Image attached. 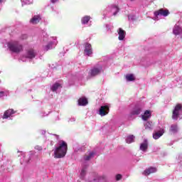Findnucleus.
I'll return each mask as SVG.
<instances>
[{"label": "nucleus", "mask_w": 182, "mask_h": 182, "mask_svg": "<svg viewBox=\"0 0 182 182\" xmlns=\"http://www.w3.org/2000/svg\"><path fill=\"white\" fill-rule=\"evenodd\" d=\"M68 153V143L65 141H61L58 147L55 148L54 156L55 159H62L66 156Z\"/></svg>", "instance_id": "1"}, {"label": "nucleus", "mask_w": 182, "mask_h": 182, "mask_svg": "<svg viewBox=\"0 0 182 182\" xmlns=\"http://www.w3.org/2000/svg\"><path fill=\"white\" fill-rule=\"evenodd\" d=\"M7 46L14 53H19L23 50V46L18 41L8 43Z\"/></svg>", "instance_id": "2"}, {"label": "nucleus", "mask_w": 182, "mask_h": 182, "mask_svg": "<svg viewBox=\"0 0 182 182\" xmlns=\"http://www.w3.org/2000/svg\"><path fill=\"white\" fill-rule=\"evenodd\" d=\"M182 110V105L181 104H177L173 112H172V119L173 120H178V117H180V112Z\"/></svg>", "instance_id": "3"}, {"label": "nucleus", "mask_w": 182, "mask_h": 182, "mask_svg": "<svg viewBox=\"0 0 182 182\" xmlns=\"http://www.w3.org/2000/svg\"><path fill=\"white\" fill-rule=\"evenodd\" d=\"M154 16L158 18L159 16H168L170 15V11L168 9H160L154 13Z\"/></svg>", "instance_id": "4"}, {"label": "nucleus", "mask_w": 182, "mask_h": 182, "mask_svg": "<svg viewBox=\"0 0 182 182\" xmlns=\"http://www.w3.org/2000/svg\"><path fill=\"white\" fill-rule=\"evenodd\" d=\"M109 112H110V108L108 105L101 106L99 111L100 116H106L109 114Z\"/></svg>", "instance_id": "5"}, {"label": "nucleus", "mask_w": 182, "mask_h": 182, "mask_svg": "<svg viewBox=\"0 0 182 182\" xmlns=\"http://www.w3.org/2000/svg\"><path fill=\"white\" fill-rule=\"evenodd\" d=\"M103 70V67L100 66L98 68L94 67L90 70V75L91 76H97V75H100Z\"/></svg>", "instance_id": "6"}, {"label": "nucleus", "mask_w": 182, "mask_h": 182, "mask_svg": "<svg viewBox=\"0 0 182 182\" xmlns=\"http://www.w3.org/2000/svg\"><path fill=\"white\" fill-rule=\"evenodd\" d=\"M117 33L119 35V37H118L119 41H124V38H126V31L123 30V28H119L117 30Z\"/></svg>", "instance_id": "7"}, {"label": "nucleus", "mask_w": 182, "mask_h": 182, "mask_svg": "<svg viewBox=\"0 0 182 182\" xmlns=\"http://www.w3.org/2000/svg\"><path fill=\"white\" fill-rule=\"evenodd\" d=\"M85 53L87 56H90L92 53H93L92 50V45H90L89 43H85Z\"/></svg>", "instance_id": "8"}, {"label": "nucleus", "mask_w": 182, "mask_h": 182, "mask_svg": "<svg viewBox=\"0 0 182 182\" xmlns=\"http://www.w3.org/2000/svg\"><path fill=\"white\" fill-rule=\"evenodd\" d=\"M156 171H157V168H156L155 167H149L143 172V175L150 176V174L156 173Z\"/></svg>", "instance_id": "9"}, {"label": "nucleus", "mask_w": 182, "mask_h": 182, "mask_svg": "<svg viewBox=\"0 0 182 182\" xmlns=\"http://www.w3.org/2000/svg\"><path fill=\"white\" fill-rule=\"evenodd\" d=\"M36 56V53H35V50L30 48L27 50L26 58L28 59H33Z\"/></svg>", "instance_id": "10"}, {"label": "nucleus", "mask_w": 182, "mask_h": 182, "mask_svg": "<svg viewBox=\"0 0 182 182\" xmlns=\"http://www.w3.org/2000/svg\"><path fill=\"white\" fill-rule=\"evenodd\" d=\"M141 113V107L136 106L134 108V109L132 111L131 114L132 116H137Z\"/></svg>", "instance_id": "11"}, {"label": "nucleus", "mask_w": 182, "mask_h": 182, "mask_svg": "<svg viewBox=\"0 0 182 182\" xmlns=\"http://www.w3.org/2000/svg\"><path fill=\"white\" fill-rule=\"evenodd\" d=\"M163 134H164V129H161L153 134V138L155 140H157L158 139H160Z\"/></svg>", "instance_id": "12"}, {"label": "nucleus", "mask_w": 182, "mask_h": 182, "mask_svg": "<svg viewBox=\"0 0 182 182\" xmlns=\"http://www.w3.org/2000/svg\"><path fill=\"white\" fill-rule=\"evenodd\" d=\"M147 149H149V141L147 139H144V143L140 145V150L141 151H147Z\"/></svg>", "instance_id": "13"}, {"label": "nucleus", "mask_w": 182, "mask_h": 182, "mask_svg": "<svg viewBox=\"0 0 182 182\" xmlns=\"http://www.w3.org/2000/svg\"><path fill=\"white\" fill-rule=\"evenodd\" d=\"M15 114V111H14V109H7L3 116V119H8V117H11V114Z\"/></svg>", "instance_id": "14"}, {"label": "nucleus", "mask_w": 182, "mask_h": 182, "mask_svg": "<svg viewBox=\"0 0 182 182\" xmlns=\"http://www.w3.org/2000/svg\"><path fill=\"white\" fill-rule=\"evenodd\" d=\"M88 102H87V99L85 97H80L78 100V105L79 106H86V105H87Z\"/></svg>", "instance_id": "15"}, {"label": "nucleus", "mask_w": 182, "mask_h": 182, "mask_svg": "<svg viewBox=\"0 0 182 182\" xmlns=\"http://www.w3.org/2000/svg\"><path fill=\"white\" fill-rule=\"evenodd\" d=\"M41 21V16H34L30 21L31 23L33 25H36V23H39Z\"/></svg>", "instance_id": "16"}, {"label": "nucleus", "mask_w": 182, "mask_h": 182, "mask_svg": "<svg viewBox=\"0 0 182 182\" xmlns=\"http://www.w3.org/2000/svg\"><path fill=\"white\" fill-rule=\"evenodd\" d=\"M151 117V113H150V111L146 110L144 114L142 115V119H144L145 122L149 120Z\"/></svg>", "instance_id": "17"}, {"label": "nucleus", "mask_w": 182, "mask_h": 182, "mask_svg": "<svg viewBox=\"0 0 182 182\" xmlns=\"http://www.w3.org/2000/svg\"><path fill=\"white\" fill-rule=\"evenodd\" d=\"M95 151L90 152L88 155L85 154L84 156V160H85V161H89L90 159H93V157H95Z\"/></svg>", "instance_id": "18"}, {"label": "nucleus", "mask_w": 182, "mask_h": 182, "mask_svg": "<svg viewBox=\"0 0 182 182\" xmlns=\"http://www.w3.org/2000/svg\"><path fill=\"white\" fill-rule=\"evenodd\" d=\"M31 161V155H24L23 158V163L21 164H29Z\"/></svg>", "instance_id": "19"}, {"label": "nucleus", "mask_w": 182, "mask_h": 182, "mask_svg": "<svg viewBox=\"0 0 182 182\" xmlns=\"http://www.w3.org/2000/svg\"><path fill=\"white\" fill-rule=\"evenodd\" d=\"M127 143L130 144V143H134V135H129L126 139Z\"/></svg>", "instance_id": "20"}, {"label": "nucleus", "mask_w": 182, "mask_h": 182, "mask_svg": "<svg viewBox=\"0 0 182 182\" xmlns=\"http://www.w3.org/2000/svg\"><path fill=\"white\" fill-rule=\"evenodd\" d=\"M126 79L128 82H133L134 80H136V77H134V75L133 74L127 75Z\"/></svg>", "instance_id": "21"}, {"label": "nucleus", "mask_w": 182, "mask_h": 182, "mask_svg": "<svg viewBox=\"0 0 182 182\" xmlns=\"http://www.w3.org/2000/svg\"><path fill=\"white\" fill-rule=\"evenodd\" d=\"M144 127L146 130H151L153 129V122L149 121L145 124Z\"/></svg>", "instance_id": "22"}, {"label": "nucleus", "mask_w": 182, "mask_h": 182, "mask_svg": "<svg viewBox=\"0 0 182 182\" xmlns=\"http://www.w3.org/2000/svg\"><path fill=\"white\" fill-rule=\"evenodd\" d=\"M90 21V16H84V17L82 18L81 22H82V23H83L84 25H86V23H88Z\"/></svg>", "instance_id": "23"}, {"label": "nucleus", "mask_w": 182, "mask_h": 182, "mask_svg": "<svg viewBox=\"0 0 182 182\" xmlns=\"http://www.w3.org/2000/svg\"><path fill=\"white\" fill-rule=\"evenodd\" d=\"M59 87H60V84H59V82H55L51 87V90L52 92H56V90H58V89H59Z\"/></svg>", "instance_id": "24"}, {"label": "nucleus", "mask_w": 182, "mask_h": 182, "mask_svg": "<svg viewBox=\"0 0 182 182\" xmlns=\"http://www.w3.org/2000/svg\"><path fill=\"white\" fill-rule=\"evenodd\" d=\"M173 33L174 35H180V27H175L173 28Z\"/></svg>", "instance_id": "25"}, {"label": "nucleus", "mask_w": 182, "mask_h": 182, "mask_svg": "<svg viewBox=\"0 0 182 182\" xmlns=\"http://www.w3.org/2000/svg\"><path fill=\"white\" fill-rule=\"evenodd\" d=\"M170 131L172 132V133L177 132V125L173 124L171 126Z\"/></svg>", "instance_id": "26"}, {"label": "nucleus", "mask_w": 182, "mask_h": 182, "mask_svg": "<svg viewBox=\"0 0 182 182\" xmlns=\"http://www.w3.org/2000/svg\"><path fill=\"white\" fill-rule=\"evenodd\" d=\"M113 8L116 9V11L113 14L114 16H116L119 11H120V9H119L117 6H114Z\"/></svg>", "instance_id": "27"}, {"label": "nucleus", "mask_w": 182, "mask_h": 182, "mask_svg": "<svg viewBox=\"0 0 182 182\" xmlns=\"http://www.w3.org/2000/svg\"><path fill=\"white\" fill-rule=\"evenodd\" d=\"M20 38L23 41L24 39H28V36L26 34H23L21 35V36L20 37Z\"/></svg>", "instance_id": "28"}, {"label": "nucleus", "mask_w": 182, "mask_h": 182, "mask_svg": "<svg viewBox=\"0 0 182 182\" xmlns=\"http://www.w3.org/2000/svg\"><path fill=\"white\" fill-rule=\"evenodd\" d=\"M116 180L117 181H119V180H122V174H117L116 176Z\"/></svg>", "instance_id": "29"}, {"label": "nucleus", "mask_w": 182, "mask_h": 182, "mask_svg": "<svg viewBox=\"0 0 182 182\" xmlns=\"http://www.w3.org/2000/svg\"><path fill=\"white\" fill-rule=\"evenodd\" d=\"M35 149H36V150H38V151H41L43 150V148H42V146H41L37 145V146H36Z\"/></svg>", "instance_id": "30"}, {"label": "nucleus", "mask_w": 182, "mask_h": 182, "mask_svg": "<svg viewBox=\"0 0 182 182\" xmlns=\"http://www.w3.org/2000/svg\"><path fill=\"white\" fill-rule=\"evenodd\" d=\"M80 174H81L82 177H84V176H85V174H86V171L85 169H82L81 171V173Z\"/></svg>", "instance_id": "31"}, {"label": "nucleus", "mask_w": 182, "mask_h": 182, "mask_svg": "<svg viewBox=\"0 0 182 182\" xmlns=\"http://www.w3.org/2000/svg\"><path fill=\"white\" fill-rule=\"evenodd\" d=\"M4 96H5V92L0 91V97H4Z\"/></svg>", "instance_id": "32"}, {"label": "nucleus", "mask_w": 182, "mask_h": 182, "mask_svg": "<svg viewBox=\"0 0 182 182\" xmlns=\"http://www.w3.org/2000/svg\"><path fill=\"white\" fill-rule=\"evenodd\" d=\"M52 4H55V2H58V0H50Z\"/></svg>", "instance_id": "33"}, {"label": "nucleus", "mask_w": 182, "mask_h": 182, "mask_svg": "<svg viewBox=\"0 0 182 182\" xmlns=\"http://www.w3.org/2000/svg\"><path fill=\"white\" fill-rule=\"evenodd\" d=\"M1 2H2V0H0V4H1Z\"/></svg>", "instance_id": "34"}, {"label": "nucleus", "mask_w": 182, "mask_h": 182, "mask_svg": "<svg viewBox=\"0 0 182 182\" xmlns=\"http://www.w3.org/2000/svg\"><path fill=\"white\" fill-rule=\"evenodd\" d=\"M49 48V46H47V48Z\"/></svg>", "instance_id": "35"}, {"label": "nucleus", "mask_w": 182, "mask_h": 182, "mask_svg": "<svg viewBox=\"0 0 182 182\" xmlns=\"http://www.w3.org/2000/svg\"><path fill=\"white\" fill-rule=\"evenodd\" d=\"M48 49H49V48H47V50H48Z\"/></svg>", "instance_id": "36"}]
</instances>
